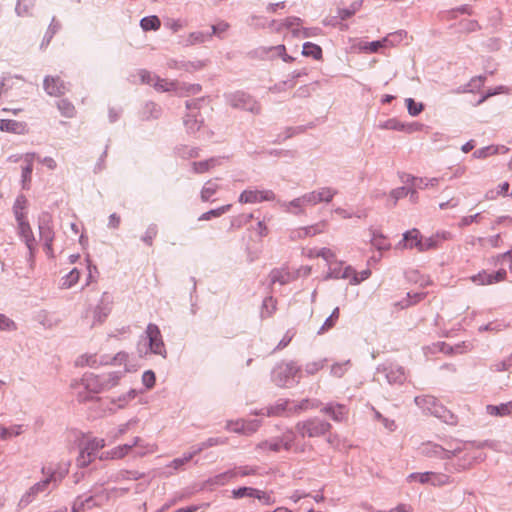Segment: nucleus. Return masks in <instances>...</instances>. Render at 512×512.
Wrapping results in <instances>:
<instances>
[{
	"mask_svg": "<svg viewBox=\"0 0 512 512\" xmlns=\"http://www.w3.org/2000/svg\"><path fill=\"white\" fill-rule=\"evenodd\" d=\"M28 207V200L25 196H18L14 206L13 211L15 214V218L18 223V231L20 236L26 243L27 248L32 253L35 248V238L33 236L32 229L30 227L29 222L27 221L26 209Z\"/></svg>",
	"mask_w": 512,
	"mask_h": 512,
	"instance_id": "f257e3e1",
	"label": "nucleus"
},
{
	"mask_svg": "<svg viewBox=\"0 0 512 512\" xmlns=\"http://www.w3.org/2000/svg\"><path fill=\"white\" fill-rule=\"evenodd\" d=\"M302 437H320L325 435L330 429V423L314 418L299 422L296 426Z\"/></svg>",
	"mask_w": 512,
	"mask_h": 512,
	"instance_id": "f03ea898",
	"label": "nucleus"
},
{
	"mask_svg": "<svg viewBox=\"0 0 512 512\" xmlns=\"http://www.w3.org/2000/svg\"><path fill=\"white\" fill-rule=\"evenodd\" d=\"M408 480L410 482L418 481L421 484L429 483L436 487H441L451 482L448 475L435 472L412 473L408 476Z\"/></svg>",
	"mask_w": 512,
	"mask_h": 512,
	"instance_id": "7ed1b4c3",
	"label": "nucleus"
},
{
	"mask_svg": "<svg viewBox=\"0 0 512 512\" xmlns=\"http://www.w3.org/2000/svg\"><path fill=\"white\" fill-rule=\"evenodd\" d=\"M57 479L55 474H51L44 480L33 485L21 498L20 504L27 505L31 503L41 493L46 492L51 484L56 485Z\"/></svg>",
	"mask_w": 512,
	"mask_h": 512,
	"instance_id": "20e7f679",
	"label": "nucleus"
},
{
	"mask_svg": "<svg viewBox=\"0 0 512 512\" xmlns=\"http://www.w3.org/2000/svg\"><path fill=\"white\" fill-rule=\"evenodd\" d=\"M146 334L149 340L151 352L154 354L165 356V345L163 343L159 328L155 324H149L146 329Z\"/></svg>",
	"mask_w": 512,
	"mask_h": 512,
	"instance_id": "39448f33",
	"label": "nucleus"
},
{
	"mask_svg": "<svg viewBox=\"0 0 512 512\" xmlns=\"http://www.w3.org/2000/svg\"><path fill=\"white\" fill-rule=\"evenodd\" d=\"M275 195L270 190H244L239 197V202L243 204H254L263 201L274 200Z\"/></svg>",
	"mask_w": 512,
	"mask_h": 512,
	"instance_id": "423d86ee",
	"label": "nucleus"
},
{
	"mask_svg": "<svg viewBox=\"0 0 512 512\" xmlns=\"http://www.w3.org/2000/svg\"><path fill=\"white\" fill-rule=\"evenodd\" d=\"M463 449L458 447L455 449H445L437 444H427L423 447V453L428 457H437L441 459H451L458 457Z\"/></svg>",
	"mask_w": 512,
	"mask_h": 512,
	"instance_id": "0eeeda50",
	"label": "nucleus"
},
{
	"mask_svg": "<svg viewBox=\"0 0 512 512\" xmlns=\"http://www.w3.org/2000/svg\"><path fill=\"white\" fill-rule=\"evenodd\" d=\"M43 88L48 95L53 97H61L68 90L66 83L59 76H46Z\"/></svg>",
	"mask_w": 512,
	"mask_h": 512,
	"instance_id": "6e6552de",
	"label": "nucleus"
},
{
	"mask_svg": "<svg viewBox=\"0 0 512 512\" xmlns=\"http://www.w3.org/2000/svg\"><path fill=\"white\" fill-rule=\"evenodd\" d=\"M330 274L334 278L348 280L351 284H359L358 273L351 267H343L342 263H335V267H330Z\"/></svg>",
	"mask_w": 512,
	"mask_h": 512,
	"instance_id": "1a4fd4ad",
	"label": "nucleus"
},
{
	"mask_svg": "<svg viewBox=\"0 0 512 512\" xmlns=\"http://www.w3.org/2000/svg\"><path fill=\"white\" fill-rule=\"evenodd\" d=\"M335 194L334 189L325 187L305 194L304 200H306L307 205H316L321 202H330Z\"/></svg>",
	"mask_w": 512,
	"mask_h": 512,
	"instance_id": "9d476101",
	"label": "nucleus"
},
{
	"mask_svg": "<svg viewBox=\"0 0 512 512\" xmlns=\"http://www.w3.org/2000/svg\"><path fill=\"white\" fill-rule=\"evenodd\" d=\"M139 442L140 438L136 437L131 444L117 446L112 450L106 452L104 456H102L101 458L122 459L132 451L133 446H138Z\"/></svg>",
	"mask_w": 512,
	"mask_h": 512,
	"instance_id": "9b49d317",
	"label": "nucleus"
},
{
	"mask_svg": "<svg viewBox=\"0 0 512 512\" xmlns=\"http://www.w3.org/2000/svg\"><path fill=\"white\" fill-rule=\"evenodd\" d=\"M327 226V222L323 220L316 224L299 228L296 233L299 238L312 237L324 233L327 229Z\"/></svg>",
	"mask_w": 512,
	"mask_h": 512,
	"instance_id": "f8f14e48",
	"label": "nucleus"
},
{
	"mask_svg": "<svg viewBox=\"0 0 512 512\" xmlns=\"http://www.w3.org/2000/svg\"><path fill=\"white\" fill-rule=\"evenodd\" d=\"M0 131L15 134H23L27 131L25 123L11 119H0Z\"/></svg>",
	"mask_w": 512,
	"mask_h": 512,
	"instance_id": "ddd939ff",
	"label": "nucleus"
},
{
	"mask_svg": "<svg viewBox=\"0 0 512 512\" xmlns=\"http://www.w3.org/2000/svg\"><path fill=\"white\" fill-rule=\"evenodd\" d=\"M24 82V79L21 76L17 75H6L0 79V97L7 95V93L14 88V86L19 83Z\"/></svg>",
	"mask_w": 512,
	"mask_h": 512,
	"instance_id": "4468645a",
	"label": "nucleus"
},
{
	"mask_svg": "<svg viewBox=\"0 0 512 512\" xmlns=\"http://www.w3.org/2000/svg\"><path fill=\"white\" fill-rule=\"evenodd\" d=\"M35 153H27L24 155L25 166L22 168V181L23 187L27 188L31 181V174L33 171V162L35 159Z\"/></svg>",
	"mask_w": 512,
	"mask_h": 512,
	"instance_id": "2eb2a0df",
	"label": "nucleus"
},
{
	"mask_svg": "<svg viewBox=\"0 0 512 512\" xmlns=\"http://www.w3.org/2000/svg\"><path fill=\"white\" fill-rule=\"evenodd\" d=\"M270 277H271L272 283L278 282L280 284H286V283H289L290 281L294 280L297 277V275L289 272L285 268H282V269L273 270L270 274Z\"/></svg>",
	"mask_w": 512,
	"mask_h": 512,
	"instance_id": "dca6fc26",
	"label": "nucleus"
},
{
	"mask_svg": "<svg viewBox=\"0 0 512 512\" xmlns=\"http://www.w3.org/2000/svg\"><path fill=\"white\" fill-rule=\"evenodd\" d=\"M322 412L328 414L334 421H342L345 419L347 411L344 405H328L322 409Z\"/></svg>",
	"mask_w": 512,
	"mask_h": 512,
	"instance_id": "f3484780",
	"label": "nucleus"
},
{
	"mask_svg": "<svg viewBox=\"0 0 512 512\" xmlns=\"http://www.w3.org/2000/svg\"><path fill=\"white\" fill-rule=\"evenodd\" d=\"M392 35L384 37L382 40L373 41L360 46V49L368 53H376L380 48H385L393 45V41L390 39Z\"/></svg>",
	"mask_w": 512,
	"mask_h": 512,
	"instance_id": "a211bd4d",
	"label": "nucleus"
},
{
	"mask_svg": "<svg viewBox=\"0 0 512 512\" xmlns=\"http://www.w3.org/2000/svg\"><path fill=\"white\" fill-rule=\"evenodd\" d=\"M487 412L492 416L512 415V401L500 405H488Z\"/></svg>",
	"mask_w": 512,
	"mask_h": 512,
	"instance_id": "6ab92c4d",
	"label": "nucleus"
},
{
	"mask_svg": "<svg viewBox=\"0 0 512 512\" xmlns=\"http://www.w3.org/2000/svg\"><path fill=\"white\" fill-rule=\"evenodd\" d=\"M258 425H252L245 421H236L235 423H227V429L237 433H252L257 429Z\"/></svg>",
	"mask_w": 512,
	"mask_h": 512,
	"instance_id": "aec40b11",
	"label": "nucleus"
},
{
	"mask_svg": "<svg viewBox=\"0 0 512 512\" xmlns=\"http://www.w3.org/2000/svg\"><path fill=\"white\" fill-rule=\"evenodd\" d=\"M82 382L85 388L92 393H99L102 389V384L99 383L98 377L93 374H85Z\"/></svg>",
	"mask_w": 512,
	"mask_h": 512,
	"instance_id": "412c9836",
	"label": "nucleus"
},
{
	"mask_svg": "<svg viewBox=\"0 0 512 512\" xmlns=\"http://www.w3.org/2000/svg\"><path fill=\"white\" fill-rule=\"evenodd\" d=\"M105 446L104 439L101 438H91L87 439L82 447L87 450V453L91 454L95 457V454Z\"/></svg>",
	"mask_w": 512,
	"mask_h": 512,
	"instance_id": "4be33fe9",
	"label": "nucleus"
},
{
	"mask_svg": "<svg viewBox=\"0 0 512 512\" xmlns=\"http://www.w3.org/2000/svg\"><path fill=\"white\" fill-rule=\"evenodd\" d=\"M40 237L44 241L48 253H52V242L54 239V232L48 225H40Z\"/></svg>",
	"mask_w": 512,
	"mask_h": 512,
	"instance_id": "5701e85b",
	"label": "nucleus"
},
{
	"mask_svg": "<svg viewBox=\"0 0 512 512\" xmlns=\"http://www.w3.org/2000/svg\"><path fill=\"white\" fill-rule=\"evenodd\" d=\"M302 54L306 57H312L315 60L322 59L321 47L311 42H306L303 44Z\"/></svg>",
	"mask_w": 512,
	"mask_h": 512,
	"instance_id": "b1692460",
	"label": "nucleus"
},
{
	"mask_svg": "<svg viewBox=\"0 0 512 512\" xmlns=\"http://www.w3.org/2000/svg\"><path fill=\"white\" fill-rule=\"evenodd\" d=\"M403 240L406 247L418 249V242H421L422 237L419 230L412 229L404 234Z\"/></svg>",
	"mask_w": 512,
	"mask_h": 512,
	"instance_id": "393cba45",
	"label": "nucleus"
},
{
	"mask_svg": "<svg viewBox=\"0 0 512 512\" xmlns=\"http://www.w3.org/2000/svg\"><path fill=\"white\" fill-rule=\"evenodd\" d=\"M57 108L66 118H73L76 115V108L68 99L58 101Z\"/></svg>",
	"mask_w": 512,
	"mask_h": 512,
	"instance_id": "a878e982",
	"label": "nucleus"
},
{
	"mask_svg": "<svg viewBox=\"0 0 512 512\" xmlns=\"http://www.w3.org/2000/svg\"><path fill=\"white\" fill-rule=\"evenodd\" d=\"M438 183H439L438 178H413L412 179V186L415 189L434 188L438 185Z\"/></svg>",
	"mask_w": 512,
	"mask_h": 512,
	"instance_id": "bb28decb",
	"label": "nucleus"
},
{
	"mask_svg": "<svg viewBox=\"0 0 512 512\" xmlns=\"http://www.w3.org/2000/svg\"><path fill=\"white\" fill-rule=\"evenodd\" d=\"M379 127L381 129H385V130H397V131L407 130L409 132L412 131L411 126H406L394 118L386 120L384 123L380 124Z\"/></svg>",
	"mask_w": 512,
	"mask_h": 512,
	"instance_id": "cd10ccee",
	"label": "nucleus"
},
{
	"mask_svg": "<svg viewBox=\"0 0 512 512\" xmlns=\"http://www.w3.org/2000/svg\"><path fill=\"white\" fill-rule=\"evenodd\" d=\"M133 449H135L137 456H144L156 452L158 447L155 443H144V441L140 439L138 446H133Z\"/></svg>",
	"mask_w": 512,
	"mask_h": 512,
	"instance_id": "c85d7f7f",
	"label": "nucleus"
},
{
	"mask_svg": "<svg viewBox=\"0 0 512 512\" xmlns=\"http://www.w3.org/2000/svg\"><path fill=\"white\" fill-rule=\"evenodd\" d=\"M140 25H141L142 29L145 31L158 30L161 26V22L157 16H148V17H144L140 21Z\"/></svg>",
	"mask_w": 512,
	"mask_h": 512,
	"instance_id": "c756f323",
	"label": "nucleus"
},
{
	"mask_svg": "<svg viewBox=\"0 0 512 512\" xmlns=\"http://www.w3.org/2000/svg\"><path fill=\"white\" fill-rule=\"evenodd\" d=\"M509 187H510V185L508 182H503L502 184H500L498 186L497 190L487 191L485 197L488 200H494L499 196H506L509 191Z\"/></svg>",
	"mask_w": 512,
	"mask_h": 512,
	"instance_id": "7c9ffc66",
	"label": "nucleus"
},
{
	"mask_svg": "<svg viewBox=\"0 0 512 512\" xmlns=\"http://www.w3.org/2000/svg\"><path fill=\"white\" fill-rule=\"evenodd\" d=\"M339 315H340L339 308L336 307L333 310V312L331 313V315L326 319V321L324 322V324L322 325V327L320 328L318 333H324V332L330 330L331 328H333L339 319Z\"/></svg>",
	"mask_w": 512,
	"mask_h": 512,
	"instance_id": "2f4dec72",
	"label": "nucleus"
},
{
	"mask_svg": "<svg viewBox=\"0 0 512 512\" xmlns=\"http://www.w3.org/2000/svg\"><path fill=\"white\" fill-rule=\"evenodd\" d=\"M230 208H231V204H227V205L221 206L217 209L210 210L208 212L203 213L200 216L199 220H210L213 217H220L221 215H223L224 213L229 211Z\"/></svg>",
	"mask_w": 512,
	"mask_h": 512,
	"instance_id": "473e14b6",
	"label": "nucleus"
},
{
	"mask_svg": "<svg viewBox=\"0 0 512 512\" xmlns=\"http://www.w3.org/2000/svg\"><path fill=\"white\" fill-rule=\"evenodd\" d=\"M498 153H499V147L491 145V146H487V147L476 150L473 153V157L478 158V159H484L488 156L496 155Z\"/></svg>",
	"mask_w": 512,
	"mask_h": 512,
	"instance_id": "72a5a7b5",
	"label": "nucleus"
},
{
	"mask_svg": "<svg viewBox=\"0 0 512 512\" xmlns=\"http://www.w3.org/2000/svg\"><path fill=\"white\" fill-rule=\"evenodd\" d=\"M253 498L258 499L259 501H261L265 505H272V504L275 503V499L272 497V493L266 492V491H262V490H259V489H256V488L254 490V497Z\"/></svg>",
	"mask_w": 512,
	"mask_h": 512,
	"instance_id": "f704fd0d",
	"label": "nucleus"
},
{
	"mask_svg": "<svg viewBox=\"0 0 512 512\" xmlns=\"http://www.w3.org/2000/svg\"><path fill=\"white\" fill-rule=\"evenodd\" d=\"M438 247V239L437 237H429L426 239H422L421 242H418V250L423 252L430 249H435Z\"/></svg>",
	"mask_w": 512,
	"mask_h": 512,
	"instance_id": "c9c22d12",
	"label": "nucleus"
},
{
	"mask_svg": "<svg viewBox=\"0 0 512 512\" xmlns=\"http://www.w3.org/2000/svg\"><path fill=\"white\" fill-rule=\"evenodd\" d=\"M471 280L478 285L493 284V278L491 277V274L487 273L486 271L478 273L477 275L473 276Z\"/></svg>",
	"mask_w": 512,
	"mask_h": 512,
	"instance_id": "e433bc0d",
	"label": "nucleus"
},
{
	"mask_svg": "<svg viewBox=\"0 0 512 512\" xmlns=\"http://www.w3.org/2000/svg\"><path fill=\"white\" fill-rule=\"evenodd\" d=\"M21 426H12L10 428L2 427L0 429V438L3 440L9 439L13 436H18L21 434Z\"/></svg>",
	"mask_w": 512,
	"mask_h": 512,
	"instance_id": "4c0bfd02",
	"label": "nucleus"
},
{
	"mask_svg": "<svg viewBox=\"0 0 512 512\" xmlns=\"http://www.w3.org/2000/svg\"><path fill=\"white\" fill-rule=\"evenodd\" d=\"M254 490L253 487H240L237 489L232 490V497L234 499H239L243 497H254Z\"/></svg>",
	"mask_w": 512,
	"mask_h": 512,
	"instance_id": "58836bf2",
	"label": "nucleus"
},
{
	"mask_svg": "<svg viewBox=\"0 0 512 512\" xmlns=\"http://www.w3.org/2000/svg\"><path fill=\"white\" fill-rule=\"evenodd\" d=\"M17 329V326L15 322L5 316L4 314L0 313V330L2 331H14Z\"/></svg>",
	"mask_w": 512,
	"mask_h": 512,
	"instance_id": "ea45409f",
	"label": "nucleus"
},
{
	"mask_svg": "<svg viewBox=\"0 0 512 512\" xmlns=\"http://www.w3.org/2000/svg\"><path fill=\"white\" fill-rule=\"evenodd\" d=\"M361 7V2H354L351 4L350 8L348 9H341L339 10V17L342 20L348 19L352 15L356 13Z\"/></svg>",
	"mask_w": 512,
	"mask_h": 512,
	"instance_id": "a19ab883",
	"label": "nucleus"
},
{
	"mask_svg": "<svg viewBox=\"0 0 512 512\" xmlns=\"http://www.w3.org/2000/svg\"><path fill=\"white\" fill-rule=\"evenodd\" d=\"M153 86L159 91H171L175 89V84L165 79L156 78Z\"/></svg>",
	"mask_w": 512,
	"mask_h": 512,
	"instance_id": "79ce46f5",
	"label": "nucleus"
},
{
	"mask_svg": "<svg viewBox=\"0 0 512 512\" xmlns=\"http://www.w3.org/2000/svg\"><path fill=\"white\" fill-rule=\"evenodd\" d=\"M234 479H235L234 472H233V469H231L229 471H226L224 473L217 475L214 479V483L219 484V485H225L226 483H229Z\"/></svg>",
	"mask_w": 512,
	"mask_h": 512,
	"instance_id": "37998d69",
	"label": "nucleus"
},
{
	"mask_svg": "<svg viewBox=\"0 0 512 512\" xmlns=\"http://www.w3.org/2000/svg\"><path fill=\"white\" fill-rule=\"evenodd\" d=\"M225 443H226V441L222 438H218V437L209 438L201 444V446L194 452V454L199 453L200 451H202L205 448L216 446V445H222Z\"/></svg>",
	"mask_w": 512,
	"mask_h": 512,
	"instance_id": "c03bdc74",
	"label": "nucleus"
},
{
	"mask_svg": "<svg viewBox=\"0 0 512 512\" xmlns=\"http://www.w3.org/2000/svg\"><path fill=\"white\" fill-rule=\"evenodd\" d=\"M425 298V294L424 293H408L407 294V299L403 302H401V307L404 308V307H408L409 305L411 304H415V303H418L419 301H421L422 299Z\"/></svg>",
	"mask_w": 512,
	"mask_h": 512,
	"instance_id": "a18cd8bd",
	"label": "nucleus"
},
{
	"mask_svg": "<svg viewBox=\"0 0 512 512\" xmlns=\"http://www.w3.org/2000/svg\"><path fill=\"white\" fill-rule=\"evenodd\" d=\"M94 457L87 453V450L85 448H81L80 454L77 458V464L81 467H85L89 465L93 461Z\"/></svg>",
	"mask_w": 512,
	"mask_h": 512,
	"instance_id": "49530a36",
	"label": "nucleus"
},
{
	"mask_svg": "<svg viewBox=\"0 0 512 512\" xmlns=\"http://www.w3.org/2000/svg\"><path fill=\"white\" fill-rule=\"evenodd\" d=\"M319 257L323 258L330 267H332V263L336 259V254L330 248H321L318 253Z\"/></svg>",
	"mask_w": 512,
	"mask_h": 512,
	"instance_id": "de8ad7c7",
	"label": "nucleus"
},
{
	"mask_svg": "<svg viewBox=\"0 0 512 512\" xmlns=\"http://www.w3.org/2000/svg\"><path fill=\"white\" fill-rule=\"evenodd\" d=\"M79 278H80V272L77 269H73L65 277L63 286L69 288L72 285L76 284L78 282Z\"/></svg>",
	"mask_w": 512,
	"mask_h": 512,
	"instance_id": "09e8293b",
	"label": "nucleus"
},
{
	"mask_svg": "<svg viewBox=\"0 0 512 512\" xmlns=\"http://www.w3.org/2000/svg\"><path fill=\"white\" fill-rule=\"evenodd\" d=\"M406 105H407L409 114L412 116L418 115L423 109L422 104L416 103L412 98L406 99Z\"/></svg>",
	"mask_w": 512,
	"mask_h": 512,
	"instance_id": "8fccbe9b",
	"label": "nucleus"
},
{
	"mask_svg": "<svg viewBox=\"0 0 512 512\" xmlns=\"http://www.w3.org/2000/svg\"><path fill=\"white\" fill-rule=\"evenodd\" d=\"M233 472H234V477L237 478L239 476L244 477V476L254 475V474H256V469L253 467H249V466H241V467L234 468Z\"/></svg>",
	"mask_w": 512,
	"mask_h": 512,
	"instance_id": "3c124183",
	"label": "nucleus"
},
{
	"mask_svg": "<svg viewBox=\"0 0 512 512\" xmlns=\"http://www.w3.org/2000/svg\"><path fill=\"white\" fill-rule=\"evenodd\" d=\"M193 455H195L194 453H189L187 455H184L183 457L181 458H176L174 459L170 464H169V467L177 470L179 469L180 467H182L183 465H185L186 463H188Z\"/></svg>",
	"mask_w": 512,
	"mask_h": 512,
	"instance_id": "603ef678",
	"label": "nucleus"
},
{
	"mask_svg": "<svg viewBox=\"0 0 512 512\" xmlns=\"http://www.w3.org/2000/svg\"><path fill=\"white\" fill-rule=\"evenodd\" d=\"M92 497L87 498L86 500H76L72 507V512H84L85 506H88V508H91L90 503L92 502Z\"/></svg>",
	"mask_w": 512,
	"mask_h": 512,
	"instance_id": "864d4df0",
	"label": "nucleus"
},
{
	"mask_svg": "<svg viewBox=\"0 0 512 512\" xmlns=\"http://www.w3.org/2000/svg\"><path fill=\"white\" fill-rule=\"evenodd\" d=\"M155 380V374L152 371H146L142 376V381L147 388H152Z\"/></svg>",
	"mask_w": 512,
	"mask_h": 512,
	"instance_id": "5fc2aeb1",
	"label": "nucleus"
},
{
	"mask_svg": "<svg viewBox=\"0 0 512 512\" xmlns=\"http://www.w3.org/2000/svg\"><path fill=\"white\" fill-rule=\"evenodd\" d=\"M139 76L142 82L153 85L154 81L156 80L157 76L153 75L149 71L141 70L139 72Z\"/></svg>",
	"mask_w": 512,
	"mask_h": 512,
	"instance_id": "6e6d98bb",
	"label": "nucleus"
},
{
	"mask_svg": "<svg viewBox=\"0 0 512 512\" xmlns=\"http://www.w3.org/2000/svg\"><path fill=\"white\" fill-rule=\"evenodd\" d=\"M372 244L378 249H386L389 246L387 240L383 236H374Z\"/></svg>",
	"mask_w": 512,
	"mask_h": 512,
	"instance_id": "4d7b16f0",
	"label": "nucleus"
},
{
	"mask_svg": "<svg viewBox=\"0 0 512 512\" xmlns=\"http://www.w3.org/2000/svg\"><path fill=\"white\" fill-rule=\"evenodd\" d=\"M216 192V188L212 186H205L202 189L201 197L204 201H208Z\"/></svg>",
	"mask_w": 512,
	"mask_h": 512,
	"instance_id": "13d9d810",
	"label": "nucleus"
},
{
	"mask_svg": "<svg viewBox=\"0 0 512 512\" xmlns=\"http://www.w3.org/2000/svg\"><path fill=\"white\" fill-rule=\"evenodd\" d=\"M228 28H229V25L227 23L220 22V23L212 26L213 34L221 35L222 33L226 32Z\"/></svg>",
	"mask_w": 512,
	"mask_h": 512,
	"instance_id": "bf43d9fd",
	"label": "nucleus"
},
{
	"mask_svg": "<svg viewBox=\"0 0 512 512\" xmlns=\"http://www.w3.org/2000/svg\"><path fill=\"white\" fill-rule=\"evenodd\" d=\"M506 271L504 269H500L497 272L491 274L493 278V283L501 282L506 279Z\"/></svg>",
	"mask_w": 512,
	"mask_h": 512,
	"instance_id": "052dcab7",
	"label": "nucleus"
},
{
	"mask_svg": "<svg viewBox=\"0 0 512 512\" xmlns=\"http://www.w3.org/2000/svg\"><path fill=\"white\" fill-rule=\"evenodd\" d=\"M466 456H468L467 453L464 455V462L459 463L457 465V467L455 468L456 471H462V470L468 469L472 466V461H471L470 457L467 458Z\"/></svg>",
	"mask_w": 512,
	"mask_h": 512,
	"instance_id": "680f3d73",
	"label": "nucleus"
},
{
	"mask_svg": "<svg viewBox=\"0 0 512 512\" xmlns=\"http://www.w3.org/2000/svg\"><path fill=\"white\" fill-rule=\"evenodd\" d=\"M305 205H307V204H306V200H304V195L289 203V207L298 208V209H301ZM299 212H303V211L299 210Z\"/></svg>",
	"mask_w": 512,
	"mask_h": 512,
	"instance_id": "e2e57ef3",
	"label": "nucleus"
},
{
	"mask_svg": "<svg viewBox=\"0 0 512 512\" xmlns=\"http://www.w3.org/2000/svg\"><path fill=\"white\" fill-rule=\"evenodd\" d=\"M408 194V190L405 187L398 188L394 190L391 195L392 197L397 200L399 198L405 197ZM396 201H394L395 203Z\"/></svg>",
	"mask_w": 512,
	"mask_h": 512,
	"instance_id": "0e129e2a",
	"label": "nucleus"
},
{
	"mask_svg": "<svg viewBox=\"0 0 512 512\" xmlns=\"http://www.w3.org/2000/svg\"><path fill=\"white\" fill-rule=\"evenodd\" d=\"M41 162L49 170H54L57 167L56 161L51 157H45L41 160Z\"/></svg>",
	"mask_w": 512,
	"mask_h": 512,
	"instance_id": "69168bd1",
	"label": "nucleus"
},
{
	"mask_svg": "<svg viewBox=\"0 0 512 512\" xmlns=\"http://www.w3.org/2000/svg\"><path fill=\"white\" fill-rule=\"evenodd\" d=\"M156 234H157L156 230H155L154 228H151V229H149V230L146 232V234H145V236H144L143 240H144L148 245H151V244H152V242H153V239H154V238H155V236H156Z\"/></svg>",
	"mask_w": 512,
	"mask_h": 512,
	"instance_id": "338daca9",
	"label": "nucleus"
},
{
	"mask_svg": "<svg viewBox=\"0 0 512 512\" xmlns=\"http://www.w3.org/2000/svg\"><path fill=\"white\" fill-rule=\"evenodd\" d=\"M346 369L342 365H334L331 369V372L336 377H342L345 373Z\"/></svg>",
	"mask_w": 512,
	"mask_h": 512,
	"instance_id": "774afa93",
	"label": "nucleus"
}]
</instances>
